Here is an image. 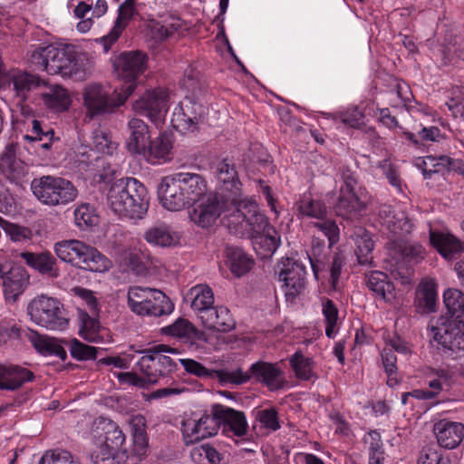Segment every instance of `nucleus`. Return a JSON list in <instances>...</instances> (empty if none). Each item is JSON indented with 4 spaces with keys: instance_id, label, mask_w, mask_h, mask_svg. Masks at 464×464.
Masks as SVG:
<instances>
[{
    "instance_id": "1",
    "label": "nucleus",
    "mask_w": 464,
    "mask_h": 464,
    "mask_svg": "<svg viewBox=\"0 0 464 464\" xmlns=\"http://www.w3.org/2000/svg\"><path fill=\"white\" fill-rule=\"evenodd\" d=\"M225 222L230 233L250 238L261 258L270 257L280 244L278 232L259 211L256 202L241 203L237 210L226 217Z\"/></svg>"
},
{
    "instance_id": "2",
    "label": "nucleus",
    "mask_w": 464,
    "mask_h": 464,
    "mask_svg": "<svg viewBox=\"0 0 464 464\" xmlns=\"http://www.w3.org/2000/svg\"><path fill=\"white\" fill-rule=\"evenodd\" d=\"M31 63L36 70L77 82L84 81L92 71V63L86 54L53 45L34 51Z\"/></svg>"
},
{
    "instance_id": "3",
    "label": "nucleus",
    "mask_w": 464,
    "mask_h": 464,
    "mask_svg": "<svg viewBox=\"0 0 464 464\" xmlns=\"http://www.w3.org/2000/svg\"><path fill=\"white\" fill-rule=\"evenodd\" d=\"M208 193L206 179L194 172H178L166 176L158 186L161 205L171 211H179Z\"/></svg>"
},
{
    "instance_id": "4",
    "label": "nucleus",
    "mask_w": 464,
    "mask_h": 464,
    "mask_svg": "<svg viewBox=\"0 0 464 464\" xmlns=\"http://www.w3.org/2000/svg\"><path fill=\"white\" fill-rule=\"evenodd\" d=\"M108 204L118 215L140 219L149 208L147 188L134 178L115 180L107 194Z\"/></svg>"
},
{
    "instance_id": "5",
    "label": "nucleus",
    "mask_w": 464,
    "mask_h": 464,
    "mask_svg": "<svg viewBox=\"0 0 464 464\" xmlns=\"http://www.w3.org/2000/svg\"><path fill=\"white\" fill-rule=\"evenodd\" d=\"M133 91V84L126 86L120 92L115 90L111 93L101 83L87 84L82 92L85 119L98 120L114 113L119 107L125 103Z\"/></svg>"
},
{
    "instance_id": "6",
    "label": "nucleus",
    "mask_w": 464,
    "mask_h": 464,
    "mask_svg": "<svg viewBox=\"0 0 464 464\" xmlns=\"http://www.w3.org/2000/svg\"><path fill=\"white\" fill-rule=\"evenodd\" d=\"M57 256L86 271L103 273L111 266V260L95 247L80 240H64L55 244Z\"/></svg>"
},
{
    "instance_id": "7",
    "label": "nucleus",
    "mask_w": 464,
    "mask_h": 464,
    "mask_svg": "<svg viewBox=\"0 0 464 464\" xmlns=\"http://www.w3.org/2000/svg\"><path fill=\"white\" fill-rule=\"evenodd\" d=\"M57 256L86 271L103 273L111 266V260L95 247L80 240H64L55 244Z\"/></svg>"
},
{
    "instance_id": "8",
    "label": "nucleus",
    "mask_w": 464,
    "mask_h": 464,
    "mask_svg": "<svg viewBox=\"0 0 464 464\" xmlns=\"http://www.w3.org/2000/svg\"><path fill=\"white\" fill-rule=\"evenodd\" d=\"M34 196L48 207L66 206L78 196L76 187L70 180L57 176L44 175L31 182Z\"/></svg>"
},
{
    "instance_id": "9",
    "label": "nucleus",
    "mask_w": 464,
    "mask_h": 464,
    "mask_svg": "<svg viewBox=\"0 0 464 464\" xmlns=\"http://www.w3.org/2000/svg\"><path fill=\"white\" fill-rule=\"evenodd\" d=\"M428 330L448 355L458 357L464 353V315L440 316Z\"/></svg>"
},
{
    "instance_id": "10",
    "label": "nucleus",
    "mask_w": 464,
    "mask_h": 464,
    "mask_svg": "<svg viewBox=\"0 0 464 464\" xmlns=\"http://www.w3.org/2000/svg\"><path fill=\"white\" fill-rule=\"evenodd\" d=\"M142 357L138 362L140 371L143 376L135 372H121L118 378L121 382L128 383L138 388H148L150 385L159 382L160 377H163L161 367L155 363L158 361V353H169L170 354H179V351L167 344H157L140 352Z\"/></svg>"
},
{
    "instance_id": "11",
    "label": "nucleus",
    "mask_w": 464,
    "mask_h": 464,
    "mask_svg": "<svg viewBox=\"0 0 464 464\" xmlns=\"http://www.w3.org/2000/svg\"><path fill=\"white\" fill-rule=\"evenodd\" d=\"M27 314L37 325L51 331H63L69 324L63 304L56 298L38 295L27 304Z\"/></svg>"
},
{
    "instance_id": "12",
    "label": "nucleus",
    "mask_w": 464,
    "mask_h": 464,
    "mask_svg": "<svg viewBox=\"0 0 464 464\" xmlns=\"http://www.w3.org/2000/svg\"><path fill=\"white\" fill-rule=\"evenodd\" d=\"M192 208L188 209V218L192 223L200 228L212 227L222 212L226 217L234 211V207L225 206V198L216 192H209L208 196L191 203ZM226 225V222H224Z\"/></svg>"
},
{
    "instance_id": "13",
    "label": "nucleus",
    "mask_w": 464,
    "mask_h": 464,
    "mask_svg": "<svg viewBox=\"0 0 464 464\" xmlns=\"http://www.w3.org/2000/svg\"><path fill=\"white\" fill-rule=\"evenodd\" d=\"M230 375L240 381V382H230L234 385L244 384L254 379L255 382L268 387L270 391H276L282 388L284 383L282 370L276 364L262 361L253 363L248 371H243L241 367L231 370Z\"/></svg>"
},
{
    "instance_id": "14",
    "label": "nucleus",
    "mask_w": 464,
    "mask_h": 464,
    "mask_svg": "<svg viewBox=\"0 0 464 464\" xmlns=\"http://www.w3.org/2000/svg\"><path fill=\"white\" fill-rule=\"evenodd\" d=\"M0 281L6 303L15 304L30 285V275L24 266L13 263H0Z\"/></svg>"
},
{
    "instance_id": "15",
    "label": "nucleus",
    "mask_w": 464,
    "mask_h": 464,
    "mask_svg": "<svg viewBox=\"0 0 464 464\" xmlns=\"http://www.w3.org/2000/svg\"><path fill=\"white\" fill-rule=\"evenodd\" d=\"M215 174L221 185V189L226 192L223 198L230 201L234 210L240 208L241 203L255 202L254 200L244 198L242 191V183L239 179L236 164L230 159H224L218 161L215 167Z\"/></svg>"
},
{
    "instance_id": "16",
    "label": "nucleus",
    "mask_w": 464,
    "mask_h": 464,
    "mask_svg": "<svg viewBox=\"0 0 464 464\" xmlns=\"http://www.w3.org/2000/svg\"><path fill=\"white\" fill-rule=\"evenodd\" d=\"M206 108L186 95L172 115L173 127L182 132H195L203 122Z\"/></svg>"
},
{
    "instance_id": "17",
    "label": "nucleus",
    "mask_w": 464,
    "mask_h": 464,
    "mask_svg": "<svg viewBox=\"0 0 464 464\" xmlns=\"http://www.w3.org/2000/svg\"><path fill=\"white\" fill-rule=\"evenodd\" d=\"M278 268L279 279L284 282L285 287V297L287 300L294 301L305 288V266L302 263L287 257L280 262Z\"/></svg>"
},
{
    "instance_id": "18",
    "label": "nucleus",
    "mask_w": 464,
    "mask_h": 464,
    "mask_svg": "<svg viewBox=\"0 0 464 464\" xmlns=\"http://www.w3.org/2000/svg\"><path fill=\"white\" fill-rule=\"evenodd\" d=\"M148 56L141 51L124 52L115 60L116 72L125 82L121 90L130 84L136 88L137 78L144 72L147 68Z\"/></svg>"
},
{
    "instance_id": "19",
    "label": "nucleus",
    "mask_w": 464,
    "mask_h": 464,
    "mask_svg": "<svg viewBox=\"0 0 464 464\" xmlns=\"http://www.w3.org/2000/svg\"><path fill=\"white\" fill-rule=\"evenodd\" d=\"M133 109L158 125L163 121L168 111V94L163 89L147 91L135 101Z\"/></svg>"
},
{
    "instance_id": "20",
    "label": "nucleus",
    "mask_w": 464,
    "mask_h": 464,
    "mask_svg": "<svg viewBox=\"0 0 464 464\" xmlns=\"http://www.w3.org/2000/svg\"><path fill=\"white\" fill-rule=\"evenodd\" d=\"M378 217L382 227L394 240L407 237L414 228L412 220L404 212H395L389 205L379 207Z\"/></svg>"
},
{
    "instance_id": "21",
    "label": "nucleus",
    "mask_w": 464,
    "mask_h": 464,
    "mask_svg": "<svg viewBox=\"0 0 464 464\" xmlns=\"http://www.w3.org/2000/svg\"><path fill=\"white\" fill-rule=\"evenodd\" d=\"M438 447L452 450L457 448L464 438V425L448 420H440L433 426Z\"/></svg>"
},
{
    "instance_id": "22",
    "label": "nucleus",
    "mask_w": 464,
    "mask_h": 464,
    "mask_svg": "<svg viewBox=\"0 0 464 464\" xmlns=\"http://www.w3.org/2000/svg\"><path fill=\"white\" fill-rule=\"evenodd\" d=\"M366 206L358 196L357 190L340 189L338 200L334 206L337 216L347 221L357 220Z\"/></svg>"
},
{
    "instance_id": "23",
    "label": "nucleus",
    "mask_w": 464,
    "mask_h": 464,
    "mask_svg": "<svg viewBox=\"0 0 464 464\" xmlns=\"http://www.w3.org/2000/svg\"><path fill=\"white\" fill-rule=\"evenodd\" d=\"M216 416L220 420L225 430L233 432L235 436L242 437L246 434L248 424L243 411H236L222 404H214Z\"/></svg>"
},
{
    "instance_id": "24",
    "label": "nucleus",
    "mask_w": 464,
    "mask_h": 464,
    "mask_svg": "<svg viewBox=\"0 0 464 464\" xmlns=\"http://www.w3.org/2000/svg\"><path fill=\"white\" fill-rule=\"evenodd\" d=\"M34 379V372L23 366L0 363L1 390L14 391L24 383L33 382Z\"/></svg>"
},
{
    "instance_id": "25",
    "label": "nucleus",
    "mask_w": 464,
    "mask_h": 464,
    "mask_svg": "<svg viewBox=\"0 0 464 464\" xmlns=\"http://www.w3.org/2000/svg\"><path fill=\"white\" fill-rule=\"evenodd\" d=\"M129 138L127 149L131 154L147 155L148 144L150 142V132L148 125L140 119L133 118L128 122Z\"/></svg>"
},
{
    "instance_id": "26",
    "label": "nucleus",
    "mask_w": 464,
    "mask_h": 464,
    "mask_svg": "<svg viewBox=\"0 0 464 464\" xmlns=\"http://www.w3.org/2000/svg\"><path fill=\"white\" fill-rule=\"evenodd\" d=\"M220 420L216 416L214 405L211 407V414H204L198 420H194L186 425L185 431L190 437V441H198L218 433Z\"/></svg>"
},
{
    "instance_id": "27",
    "label": "nucleus",
    "mask_w": 464,
    "mask_h": 464,
    "mask_svg": "<svg viewBox=\"0 0 464 464\" xmlns=\"http://www.w3.org/2000/svg\"><path fill=\"white\" fill-rule=\"evenodd\" d=\"M0 170L5 177L12 182H20L27 173V168L24 161L15 155V146L9 145L5 148L0 159Z\"/></svg>"
},
{
    "instance_id": "28",
    "label": "nucleus",
    "mask_w": 464,
    "mask_h": 464,
    "mask_svg": "<svg viewBox=\"0 0 464 464\" xmlns=\"http://www.w3.org/2000/svg\"><path fill=\"white\" fill-rule=\"evenodd\" d=\"M179 362L184 367L185 371L190 374H194L199 378H211L217 379L222 384L230 382H240L235 376L230 375L231 370H208L200 362L193 359H179Z\"/></svg>"
},
{
    "instance_id": "29",
    "label": "nucleus",
    "mask_w": 464,
    "mask_h": 464,
    "mask_svg": "<svg viewBox=\"0 0 464 464\" xmlns=\"http://www.w3.org/2000/svg\"><path fill=\"white\" fill-rule=\"evenodd\" d=\"M14 85V91L19 102H24L27 100L29 92L37 89L46 82L38 75L32 74L26 72H16L11 73L9 81Z\"/></svg>"
},
{
    "instance_id": "30",
    "label": "nucleus",
    "mask_w": 464,
    "mask_h": 464,
    "mask_svg": "<svg viewBox=\"0 0 464 464\" xmlns=\"http://www.w3.org/2000/svg\"><path fill=\"white\" fill-rule=\"evenodd\" d=\"M430 241L431 246L448 260L454 259L463 249L461 242L451 234L430 230Z\"/></svg>"
},
{
    "instance_id": "31",
    "label": "nucleus",
    "mask_w": 464,
    "mask_h": 464,
    "mask_svg": "<svg viewBox=\"0 0 464 464\" xmlns=\"http://www.w3.org/2000/svg\"><path fill=\"white\" fill-rule=\"evenodd\" d=\"M102 430L103 437L99 439L95 450H103V453L126 450L123 449L126 437L117 423L111 420L104 422Z\"/></svg>"
},
{
    "instance_id": "32",
    "label": "nucleus",
    "mask_w": 464,
    "mask_h": 464,
    "mask_svg": "<svg viewBox=\"0 0 464 464\" xmlns=\"http://www.w3.org/2000/svg\"><path fill=\"white\" fill-rule=\"evenodd\" d=\"M173 309L174 305L170 299L163 292L156 289L151 296L146 298L142 310L137 314L160 317L169 314Z\"/></svg>"
},
{
    "instance_id": "33",
    "label": "nucleus",
    "mask_w": 464,
    "mask_h": 464,
    "mask_svg": "<svg viewBox=\"0 0 464 464\" xmlns=\"http://www.w3.org/2000/svg\"><path fill=\"white\" fill-rule=\"evenodd\" d=\"M147 243L160 247H170L179 244V235L169 227L162 224L150 227L144 233Z\"/></svg>"
},
{
    "instance_id": "34",
    "label": "nucleus",
    "mask_w": 464,
    "mask_h": 464,
    "mask_svg": "<svg viewBox=\"0 0 464 464\" xmlns=\"http://www.w3.org/2000/svg\"><path fill=\"white\" fill-rule=\"evenodd\" d=\"M22 258L31 267L38 270L42 274H49L52 276H57L56 259L49 252L21 254Z\"/></svg>"
},
{
    "instance_id": "35",
    "label": "nucleus",
    "mask_w": 464,
    "mask_h": 464,
    "mask_svg": "<svg viewBox=\"0 0 464 464\" xmlns=\"http://www.w3.org/2000/svg\"><path fill=\"white\" fill-rule=\"evenodd\" d=\"M367 286L382 299L390 302L394 297V285L382 272L373 271L367 276Z\"/></svg>"
},
{
    "instance_id": "36",
    "label": "nucleus",
    "mask_w": 464,
    "mask_h": 464,
    "mask_svg": "<svg viewBox=\"0 0 464 464\" xmlns=\"http://www.w3.org/2000/svg\"><path fill=\"white\" fill-rule=\"evenodd\" d=\"M134 14V0H125L119 7L118 17L113 28L108 35L103 37V40L105 42H109L110 44L116 42L122 30L126 27L128 22L133 17Z\"/></svg>"
},
{
    "instance_id": "37",
    "label": "nucleus",
    "mask_w": 464,
    "mask_h": 464,
    "mask_svg": "<svg viewBox=\"0 0 464 464\" xmlns=\"http://www.w3.org/2000/svg\"><path fill=\"white\" fill-rule=\"evenodd\" d=\"M167 331L169 334L178 336L180 338H187L191 343L195 341L207 342V334L198 330L190 322L184 318H179L172 324L167 327Z\"/></svg>"
},
{
    "instance_id": "38",
    "label": "nucleus",
    "mask_w": 464,
    "mask_h": 464,
    "mask_svg": "<svg viewBox=\"0 0 464 464\" xmlns=\"http://www.w3.org/2000/svg\"><path fill=\"white\" fill-rule=\"evenodd\" d=\"M44 104L56 111H63L69 109L72 100L66 89L55 85L48 92L43 93Z\"/></svg>"
},
{
    "instance_id": "39",
    "label": "nucleus",
    "mask_w": 464,
    "mask_h": 464,
    "mask_svg": "<svg viewBox=\"0 0 464 464\" xmlns=\"http://www.w3.org/2000/svg\"><path fill=\"white\" fill-rule=\"evenodd\" d=\"M355 236V254L357 256L358 263L362 266L371 265L372 262V252L374 246L371 235L363 228H359Z\"/></svg>"
},
{
    "instance_id": "40",
    "label": "nucleus",
    "mask_w": 464,
    "mask_h": 464,
    "mask_svg": "<svg viewBox=\"0 0 464 464\" xmlns=\"http://www.w3.org/2000/svg\"><path fill=\"white\" fill-rule=\"evenodd\" d=\"M231 272L241 276L248 272L253 265V260L241 249L229 247L227 249Z\"/></svg>"
},
{
    "instance_id": "41",
    "label": "nucleus",
    "mask_w": 464,
    "mask_h": 464,
    "mask_svg": "<svg viewBox=\"0 0 464 464\" xmlns=\"http://www.w3.org/2000/svg\"><path fill=\"white\" fill-rule=\"evenodd\" d=\"M183 89L193 98H198L206 91V84L200 79L199 72L193 66H188L184 72V77L180 82Z\"/></svg>"
},
{
    "instance_id": "42",
    "label": "nucleus",
    "mask_w": 464,
    "mask_h": 464,
    "mask_svg": "<svg viewBox=\"0 0 464 464\" xmlns=\"http://www.w3.org/2000/svg\"><path fill=\"white\" fill-rule=\"evenodd\" d=\"M448 313L445 316L464 315V294L456 288H449L443 294Z\"/></svg>"
},
{
    "instance_id": "43",
    "label": "nucleus",
    "mask_w": 464,
    "mask_h": 464,
    "mask_svg": "<svg viewBox=\"0 0 464 464\" xmlns=\"http://www.w3.org/2000/svg\"><path fill=\"white\" fill-rule=\"evenodd\" d=\"M297 209L302 216L324 219L326 216V207L318 199L304 196L298 203Z\"/></svg>"
},
{
    "instance_id": "44",
    "label": "nucleus",
    "mask_w": 464,
    "mask_h": 464,
    "mask_svg": "<svg viewBox=\"0 0 464 464\" xmlns=\"http://www.w3.org/2000/svg\"><path fill=\"white\" fill-rule=\"evenodd\" d=\"M172 149V142L169 135L160 134L153 140H150L147 154L155 159L169 160Z\"/></svg>"
},
{
    "instance_id": "45",
    "label": "nucleus",
    "mask_w": 464,
    "mask_h": 464,
    "mask_svg": "<svg viewBox=\"0 0 464 464\" xmlns=\"http://www.w3.org/2000/svg\"><path fill=\"white\" fill-rule=\"evenodd\" d=\"M194 298L191 302V308L199 314V312L205 311L214 304V294L208 285H197L193 288Z\"/></svg>"
},
{
    "instance_id": "46",
    "label": "nucleus",
    "mask_w": 464,
    "mask_h": 464,
    "mask_svg": "<svg viewBox=\"0 0 464 464\" xmlns=\"http://www.w3.org/2000/svg\"><path fill=\"white\" fill-rule=\"evenodd\" d=\"M75 224L81 229H88L99 224V216L90 204H82L74 210Z\"/></svg>"
},
{
    "instance_id": "47",
    "label": "nucleus",
    "mask_w": 464,
    "mask_h": 464,
    "mask_svg": "<svg viewBox=\"0 0 464 464\" xmlns=\"http://www.w3.org/2000/svg\"><path fill=\"white\" fill-rule=\"evenodd\" d=\"M437 293L433 286L425 285L416 294L415 305L420 313H430L435 310Z\"/></svg>"
},
{
    "instance_id": "48",
    "label": "nucleus",
    "mask_w": 464,
    "mask_h": 464,
    "mask_svg": "<svg viewBox=\"0 0 464 464\" xmlns=\"http://www.w3.org/2000/svg\"><path fill=\"white\" fill-rule=\"evenodd\" d=\"M126 453L127 450L103 453V450H93L91 459L94 464H130Z\"/></svg>"
},
{
    "instance_id": "49",
    "label": "nucleus",
    "mask_w": 464,
    "mask_h": 464,
    "mask_svg": "<svg viewBox=\"0 0 464 464\" xmlns=\"http://www.w3.org/2000/svg\"><path fill=\"white\" fill-rule=\"evenodd\" d=\"M156 289L150 287H141V286H130L128 290V305L130 309L135 313L142 310L143 303L146 301V298L151 296L152 292Z\"/></svg>"
},
{
    "instance_id": "50",
    "label": "nucleus",
    "mask_w": 464,
    "mask_h": 464,
    "mask_svg": "<svg viewBox=\"0 0 464 464\" xmlns=\"http://www.w3.org/2000/svg\"><path fill=\"white\" fill-rule=\"evenodd\" d=\"M36 350L44 355H55L64 361L66 351L55 338L39 337L34 343Z\"/></svg>"
},
{
    "instance_id": "51",
    "label": "nucleus",
    "mask_w": 464,
    "mask_h": 464,
    "mask_svg": "<svg viewBox=\"0 0 464 464\" xmlns=\"http://www.w3.org/2000/svg\"><path fill=\"white\" fill-rule=\"evenodd\" d=\"M290 363L297 378L310 380L313 376V361L303 353L296 352L290 359Z\"/></svg>"
},
{
    "instance_id": "52",
    "label": "nucleus",
    "mask_w": 464,
    "mask_h": 464,
    "mask_svg": "<svg viewBox=\"0 0 464 464\" xmlns=\"http://www.w3.org/2000/svg\"><path fill=\"white\" fill-rule=\"evenodd\" d=\"M369 441V464H383L384 450L381 434L376 430L368 433Z\"/></svg>"
},
{
    "instance_id": "53",
    "label": "nucleus",
    "mask_w": 464,
    "mask_h": 464,
    "mask_svg": "<svg viewBox=\"0 0 464 464\" xmlns=\"http://www.w3.org/2000/svg\"><path fill=\"white\" fill-rule=\"evenodd\" d=\"M418 464H450V461L438 446L428 445L420 451Z\"/></svg>"
},
{
    "instance_id": "54",
    "label": "nucleus",
    "mask_w": 464,
    "mask_h": 464,
    "mask_svg": "<svg viewBox=\"0 0 464 464\" xmlns=\"http://www.w3.org/2000/svg\"><path fill=\"white\" fill-rule=\"evenodd\" d=\"M101 324L98 319L85 314L82 317L81 336L88 342L96 343L101 338L99 332Z\"/></svg>"
},
{
    "instance_id": "55",
    "label": "nucleus",
    "mask_w": 464,
    "mask_h": 464,
    "mask_svg": "<svg viewBox=\"0 0 464 464\" xmlns=\"http://www.w3.org/2000/svg\"><path fill=\"white\" fill-rule=\"evenodd\" d=\"M399 249L408 262L414 264L421 262L426 256L425 248L417 242H405L399 246Z\"/></svg>"
},
{
    "instance_id": "56",
    "label": "nucleus",
    "mask_w": 464,
    "mask_h": 464,
    "mask_svg": "<svg viewBox=\"0 0 464 464\" xmlns=\"http://www.w3.org/2000/svg\"><path fill=\"white\" fill-rule=\"evenodd\" d=\"M39 464H77L71 452L64 450H47Z\"/></svg>"
},
{
    "instance_id": "57",
    "label": "nucleus",
    "mask_w": 464,
    "mask_h": 464,
    "mask_svg": "<svg viewBox=\"0 0 464 464\" xmlns=\"http://www.w3.org/2000/svg\"><path fill=\"white\" fill-rule=\"evenodd\" d=\"M32 135H25L24 139L30 141L42 140L43 137L48 138L49 141L41 144V147L44 150H49L53 143V138L54 135V131L53 129L48 128L47 130H44L42 128L41 122L38 120L32 121Z\"/></svg>"
},
{
    "instance_id": "58",
    "label": "nucleus",
    "mask_w": 464,
    "mask_h": 464,
    "mask_svg": "<svg viewBox=\"0 0 464 464\" xmlns=\"http://www.w3.org/2000/svg\"><path fill=\"white\" fill-rule=\"evenodd\" d=\"M71 355L78 361L96 359L98 350L74 339L70 346Z\"/></svg>"
},
{
    "instance_id": "59",
    "label": "nucleus",
    "mask_w": 464,
    "mask_h": 464,
    "mask_svg": "<svg viewBox=\"0 0 464 464\" xmlns=\"http://www.w3.org/2000/svg\"><path fill=\"white\" fill-rule=\"evenodd\" d=\"M0 227L9 235L13 241L21 242L30 238L31 231L28 228L9 223L1 217Z\"/></svg>"
},
{
    "instance_id": "60",
    "label": "nucleus",
    "mask_w": 464,
    "mask_h": 464,
    "mask_svg": "<svg viewBox=\"0 0 464 464\" xmlns=\"http://www.w3.org/2000/svg\"><path fill=\"white\" fill-rule=\"evenodd\" d=\"M217 315V324L214 327L215 331L227 333L234 329L235 321L227 307L218 306Z\"/></svg>"
},
{
    "instance_id": "61",
    "label": "nucleus",
    "mask_w": 464,
    "mask_h": 464,
    "mask_svg": "<svg viewBox=\"0 0 464 464\" xmlns=\"http://www.w3.org/2000/svg\"><path fill=\"white\" fill-rule=\"evenodd\" d=\"M256 420H258L266 428L277 430L280 429L277 411L275 409H265L257 412Z\"/></svg>"
},
{
    "instance_id": "62",
    "label": "nucleus",
    "mask_w": 464,
    "mask_h": 464,
    "mask_svg": "<svg viewBox=\"0 0 464 464\" xmlns=\"http://www.w3.org/2000/svg\"><path fill=\"white\" fill-rule=\"evenodd\" d=\"M314 227H317L325 237H328L329 245L332 246L339 239V228L334 221L324 220L314 222Z\"/></svg>"
},
{
    "instance_id": "63",
    "label": "nucleus",
    "mask_w": 464,
    "mask_h": 464,
    "mask_svg": "<svg viewBox=\"0 0 464 464\" xmlns=\"http://www.w3.org/2000/svg\"><path fill=\"white\" fill-rule=\"evenodd\" d=\"M339 173L343 185L340 189L356 190L357 186V173L353 170L349 166L343 165L339 168Z\"/></svg>"
},
{
    "instance_id": "64",
    "label": "nucleus",
    "mask_w": 464,
    "mask_h": 464,
    "mask_svg": "<svg viewBox=\"0 0 464 464\" xmlns=\"http://www.w3.org/2000/svg\"><path fill=\"white\" fill-rule=\"evenodd\" d=\"M340 118L342 122L345 125L358 128L362 124L363 114L357 108H354L351 111L342 112Z\"/></svg>"
}]
</instances>
